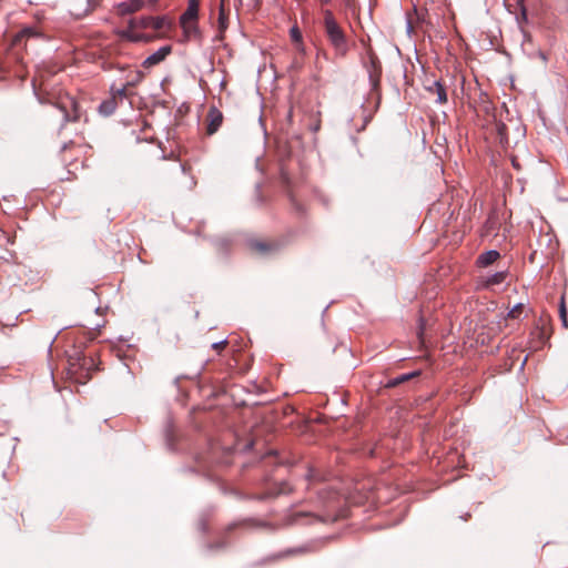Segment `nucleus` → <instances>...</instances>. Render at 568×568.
I'll list each match as a JSON object with an SVG mask.
<instances>
[{"label": "nucleus", "instance_id": "1", "mask_svg": "<svg viewBox=\"0 0 568 568\" xmlns=\"http://www.w3.org/2000/svg\"><path fill=\"white\" fill-rule=\"evenodd\" d=\"M170 28V22L160 17L132 18L121 38L132 42H149Z\"/></svg>", "mask_w": 568, "mask_h": 568}, {"label": "nucleus", "instance_id": "2", "mask_svg": "<svg viewBox=\"0 0 568 568\" xmlns=\"http://www.w3.org/2000/svg\"><path fill=\"white\" fill-rule=\"evenodd\" d=\"M322 13L325 34L329 43L338 54L345 55L348 50V42L344 30L336 21L332 10L323 9Z\"/></svg>", "mask_w": 568, "mask_h": 568}, {"label": "nucleus", "instance_id": "3", "mask_svg": "<svg viewBox=\"0 0 568 568\" xmlns=\"http://www.w3.org/2000/svg\"><path fill=\"white\" fill-rule=\"evenodd\" d=\"M68 374L78 383H85L91 378V371L94 366L92 357L84 356L80 351L69 355Z\"/></svg>", "mask_w": 568, "mask_h": 568}, {"label": "nucleus", "instance_id": "4", "mask_svg": "<svg viewBox=\"0 0 568 568\" xmlns=\"http://www.w3.org/2000/svg\"><path fill=\"white\" fill-rule=\"evenodd\" d=\"M57 106L63 113L65 121H79L81 119V108L79 102L71 95L65 94L57 101Z\"/></svg>", "mask_w": 568, "mask_h": 568}, {"label": "nucleus", "instance_id": "5", "mask_svg": "<svg viewBox=\"0 0 568 568\" xmlns=\"http://www.w3.org/2000/svg\"><path fill=\"white\" fill-rule=\"evenodd\" d=\"M31 39L43 40L44 36L33 27L23 28L12 39V47L27 48L28 41Z\"/></svg>", "mask_w": 568, "mask_h": 568}, {"label": "nucleus", "instance_id": "6", "mask_svg": "<svg viewBox=\"0 0 568 568\" xmlns=\"http://www.w3.org/2000/svg\"><path fill=\"white\" fill-rule=\"evenodd\" d=\"M223 122L222 112L212 106L206 115V134L212 135L217 132Z\"/></svg>", "mask_w": 568, "mask_h": 568}, {"label": "nucleus", "instance_id": "7", "mask_svg": "<svg viewBox=\"0 0 568 568\" xmlns=\"http://www.w3.org/2000/svg\"><path fill=\"white\" fill-rule=\"evenodd\" d=\"M172 47L171 45H164L160 48L158 51L149 55L142 63L143 68L150 69L162 61L165 60V58L171 53Z\"/></svg>", "mask_w": 568, "mask_h": 568}, {"label": "nucleus", "instance_id": "8", "mask_svg": "<svg viewBox=\"0 0 568 568\" xmlns=\"http://www.w3.org/2000/svg\"><path fill=\"white\" fill-rule=\"evenodd\" d=\"M144 4L143 0H126L118 4V12L121 16L139 11Z\"/></svg>", "mask_w": 568, "mask_h": 568}, {"label": "nucleus", "instance_id": "9", "mask_svg": "<svg viewBox=\"0 0 568 568\" xmlns=\"http://www.w3.org/2000/svg\"><path fill=\"white\" fill-rule=\"evenodd\" d=\"M427 90L436 95V102L444 104L447 102L446 89L440 81H435Z\"/></svg>", "mask_w": 568, "mask_h": 568}, {"label": "nucleus", "instance_id": "10", "mask_svg": "<svg viewBox=\"0 0 568 568\" xmlns=\"http://www.w3.org/2000/svg\"><path fill=\"white\" fill-rule=\"evenodd\" d=\"M500 257V254L498 251L491 250L487 251L485 253H481L477 258V264L480 267H487L495 263Z\"/></svg>", "mask_w": 568, "mask_h": 568}, {"label": "nucleus", "instance_id": "11", "mask_svg": "<svg viewBox=\"0 0 568 568\" xmlns=\"http://www.w3.org/2000/svg\"><path fill=\"white\" fill-rule=\"evenodd\" d=\"M225 2L226 0L220 1V8H219V29L221 32L225 31L227 28V21H229V10L225 9Z\"/></svg>", "mask_w": 568, "mask_h": 568}, {"label": "nucleus", "instance_id": "12", "mask_svg": "<svg viewBox=\"0 0 568 568\" xmlns=\"http://www.w3.org/2000/svg\"><path fill=\"white\" fill-rule=\"evenodd\" d=\"M199 13V2L196 0H189V6L186 11L182 14V19L185 20H197Z\"/></svg>", "mask_w": 568, "mask_h": 568}, {"label": "nucleus", "instance_id": "13", "mask_svg": "<svg viewBox=\"0 0 568 568\" xmlns=\"http://www.w3.org/2000/svg\"><path fill=\"white\" fill-rule=\"evenodd\" d=\"M181 26L186 34L187 38H191L193 36L197 34V24L196 20H185L181 18Z\"/></svg>", "mask_w": 568, "mask_h": 568}, {"label": "nucleus", "instance_id": "14", "mask_svg": "<svg viewBox=\"0 0 568 568\" xmlns=\"http://www.w3.org/2000/svg\"><path fill=\"white\" fill-rule=\"evenodd\" d=\"M381 72V67H377L376 63L373 62V70L369 71V80L373 89H377L379 85Z\"/></svg>", "mask_w": 568, "mask_h": 568}, {"label": "nucleus", "instance_id": "15", "mask_svg": "<svg viewBox=\"0 0 568 568\" xmlns=\"http://www.w3.org/2000/svg\"><path fill=\"white\" fill-rule=\"evenodd\" d=\"M291 40L295 43L296 48L300 50L302 48V33L297 26H294L290 30Z\"/></svg>", "mask_w": 568, "mask_h": 568}, {"label": "nucleus", "instance_id": "16", "mask_svg": "<svg viewBox=\"0 0 568 568\" xmlns=\"http://www.w3.org/2000/svg\"><path fill=\"white\" fill-rule=\"evenodd\" d=\"M176 436V430L173 428V426H168L165 429V442L170 449H174V440Z\"/></svg>", "mask_w": 568, "mask_h": 568}, {"label": "nucleus", "instance_id": "17", "mask_svg": "<svg viewBox=\"0 0 568 568\" xmlns=\"http://www.w3.org/2000/svg\"><path fill=\"white\" fill-rule=\"evenodd\" d=\"M505 278H506V273L498 272L486 280V285L487 286L498 285V284L503 283L505 281Z\"/></svg>", "mask_w": 568, "mask_h": 568}, {"label": "nucleus", "instance_id": "18", "mask_svg": "<svg viewBox=\"0 0 568 568\" xmlns=\"http://www.w3.org/2000/svg\"><path fill=\"white\" fill-rule=\"evenodd\" d=\"M559 316L565 328H568V317H567V308L565 304V296H561L560 306H559Z\"/></svg>", "mask_w": 568, "mask_h": 568}, {"label": "nucleus", "instance_id": "19", "mask_svg": "<svg viewBox=\"0 0 568 568\" xmlns=\"http://www.w3.org/2000/svg\"><path fill=\"white\" fill-rule=\"evenodd\" d=\"M114 109H115V102L112 99L109 101H104L100 105V111L103 112L104 114L112 113Z\"/></svg>", "mask_w": 568, "mask_h": 568}, {"label": "nucleus", "instance_id": "20", "mask_svg": "<svg viewBox=\"0 0 568 568\" xmlns=\"http://www.w3.org/2000/svg\"><path fill=\"white\" fill-rule=\"evenodd\" d=\"M287 195H288V199L291 201L292 206L296 210V212L303 213L304 212V206L302 205V203H300L297 201L295 195L291 191H288Z\"/></svg>", "mask_w": 568, "mask_h": 568}, {"label": "nucleus", "instance_id": "21", "mask_svg": "<svg viewBox=\"0 0 568 568\" xmlns=\"http://www.w3.org/2000/svg\"><path fill=\"white\" fill-rule=\"evenodd\" d=\"M523 310H524V305L523 304H517L516 306H514L509 313H508V317L510 318H517L519 317V315L523 313Z\"/></svg>", "mask_w": 568, "mask_h": 568}, {"label": "nucleus", "instance_id": "22", "mask_svg": "<svg viewBox=\"0 0 568 568\" xmlns=\"http://www.w3.org/2000/svg\"><path fill=\"white\" fill-rule=\"evenodd\" d=\"M252 247L260 253H265L270 250V245L262 242L253 243Z\"/></svg>", "mask_w": 568, "mask_h": 568}, {"label": "nucleus", "instance_id": "23", "mask_svg": "<svg viewBox=\"0 0 568 568\" xmlns=\"http://www.w3.org/2000/svg\"><path fill=\"white\" fill-rule=\"evenodd\" d=\"M412 376H413V375H408V374H407V375H403V376H400V377H398V378H395V379L390 381V382L387 384V386H388V387H394V386H396V385H398V384H400V383H403V382H405V381H408Z\"/></svg>", "mask_w": 568, "mask_h": 568}, {"label": "nucleus", "instance_id": "24", "mask_svg": "<svg viewBox=\"0 0 568 568\" xmlns=\"http://www.w3.org/2000/svg\"><path fill=\"white\" fill-rule=\"evenodd\" d=\"M125 97H126V88L123 87V88L118 89L116 91H114L112 100L115 101L116 98L123 99Z\"/></svg>", "mask_w": 568, "mask_h": 568}, {"label": "nucleus", "instance_id": "25", "mask_svg": "<svg viewBox=\"0 0 568 568\" xmlns=\"http://www.w3.org/2000/svg\"><path fill=\"white\" fill-rule=\"evenodd\" d=\"M226 345H227V341H222V342L212 344V348L215 349L217 353H220L221 351H223L226 347Z\"/></svg>", "mask_w": 568, "mask_h": 568}, {"label": "nucleus", "instance_id": "26", "mask_svg": "<svg viewBox=\"0 0 568 568\" xmlns=\"http://www.w3.org/2000/svg\"><path fill=\"white\" fill-rule=\"evenodd\" d=\"M93 9V7L89 3L88 8H85L84 10L82 11H74L73 13L77 16V17H82V16H85L89 11H91Z\"/></svg>", "mask_w": 568, "mask_h": 568}, {"label": "nucleus", "instance_id": "27", "mask_svg": "<svg viewBox=\"0 0 568 568\" xmlns=\"http://www.w3.org/2000/svg\"><path fill=\"white\" fill-rule=\"evenodd\" d=\"M518 2H519V3H520V6H521V14H523V17L525 18V17H526V8H525V7H524V4L521 3V2H523V0H519Z\"/></svg>", "mask_w": 568, "mask_h": 568}, {"label": "nucleus", "instance_id": "28", "mask_svg": "<svg viewBox=\"0 0 568 568\" xmlns=\"http://www.w3.org/2000/svg\"><path fill=\"white\" fill-rule=\"evenodd\" d=\"M275 454V450L270 449L263 457L272 456Z\"/></svg>", "mask_w": 568, "mask_h": 568}, {"label": "nucleus", "instance_id": "29", "mask_svg": "<svg viewBox=\"0 0 568 568\" xmlns=\"http://www.w3.org/2000/svg\"><path fill=\"white\" fill-rule=\"evenodd\" d=\"M71 145H73V143H72V142H71L70 144H65V145L63 146V151H65L67 149H69Z\"/></svg>", "mask_w": 568, "mask_h": 568}, {"label": "nucleus", "instance_id": "30", "mask_svg": "<svg viewBox=\"0 0 568 568\" xmlns=\"http://www.w3.org/2000/svg\"><path fill=\"white\" fill-rule=\"evenodd\" d=\"M505 129H506L505 124H501V125L499 126V131H500V132H501V130H505Z\"/></svg>", "mask_w": 568, "mask_h": 568}, {"label": "nucleus", "instance_id": "31", "mask_svg": "<svg viewBox=\"0 0 568 568\" xmlns=\"http://www.w3.org/2000/svg\"><path fill=\"white\" fill-rule=\"evenodd\" d=\"M513 164L515 168H517V169L519 168L518 163H516L515 161H513Z\"/></svg>", "mask_w": 568, "mask_h": 568}, {"label": "nucleus", "instance_id": "32", "mask_svg": "<svg viewBox=\"0 0 568 568\" xmlns=\"http://www.w3.org/2000/svg\"><path fill=\"white\" fill-rule=\"evenodd\" d=\"M346 4H349L351 0H345Z\"/></svg>", "mask_w": 568, "mask_h": 568}]
</instances>
